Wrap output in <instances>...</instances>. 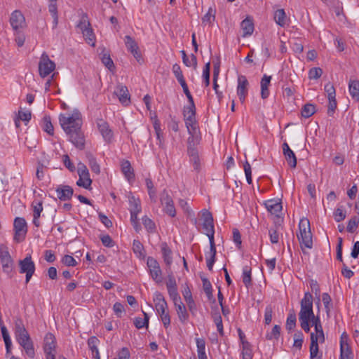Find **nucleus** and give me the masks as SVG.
<instances>
[{
	"label": "nucleus",
	"instance_id": "obj_1",
	"mask_svg": "<svg viewBox=\"0 0 359 359\" xmlns=\"http://www.w3.org/2000/svg\"><path fill=\"white\" fill-rule=\"evenodd\" d=\"M60 123L65 130L69 140L79 150L85 148V136L81 130V115L78 110H75L71 116H60Z\"/></svg>",
	"mask_w": 359,
	"mask_h": 359
},
{
	"label": "nucleus",
	"instance_id": "obj_2",
	"mask_svg": "<svg viewBox=\"0 0 359 359\" xmlns=\"http://www.w3.org/2000/svg\"><path fill=\"white\" fill-rule=\"evenodd\" d=\"M299 234L297 238L304 254H307L305 248L311 249L313 248L312 233L311 231L310 222L308 219H302L299 223Z\"/></svg>",
	"mask_w": 359,
	"mask_h": 359
},
{
	"label": "nucleus",
	"instance_id": "obj_3",
	"mask_svg": "<svg viewBox=\"0 0 359 359\" xmlns=\"http://www.w3.org/2000/svg\"><path fill=\"white\" fill-rule=\"evenodd\" d=\"M301 309L299 313V319L316 318L313 310V296L309 292L304 293V298L301 301Z\"/></svg>",
	"mask_w": 359,
	"mask_h": 359
},
{
	"label": "nucleus",
	"instance_id": "obj_4",
	"mask_svg": "<svg viewBox=\"0 0 359 359\" xmlns=\"http://www.w3.org/2000/svg\"><path fill=\"white\" fill-rule=\"evenodd\" d=\"M20 273H25V283H27L35 271V264L32 260L31 255H27L26 257L19 261Z\"/></svg>",
	"mask_w": 359,
	"mask_h": 359
},
{
	"label": "nucleus",
	"instance_id": "obj_5",
	"mask_svg": "<svg viewBox=\"0 0 359 359\" xmlns=\"http://www.w3.org/2000/svg\"><path fill=\"white\" fill-rule=\"evenodd\" d=\"M0 260L3 271L11 277L13 269V260L8 251L7 247L3 245L0 246Z\"/></svg>",
	"mask_w": 359,
	"mask_h": 359
},
{
	"label": "nucleus",
	"instance_id": "obj_6",
	"mask_svg": "<svg viewBox=\"0 0 359 359\" xmlns=\"http://www.w3.org/2000/svg\"><path fill=\"white\" fill-rule=\"evenodd\" d=\"M55 68V64L50 60L48 55L43 53L39 63V72L41 77L44 78L49 75Z\"/></svg>",
	"mask_w": 359,
	"mask_h": 359
},
{
	"label": "nucleus",
	"instance_id": "obj_7",
	"mask_svg": "<svg viewBox=\"0 0 359 359\" xmlns=\"http://www.w3.org/2000/svg\"><path fill=\"white\" fill-rule=\"evenodd\" d=\"M189 137L187 139V151L191 150H198L196 146L201 140V135L198 126L187 128Z\"/></svg>",
	"mask_w": 359,
	"mask_h": 359
},
{
	"label": "nucleus",
	"instance_id": "obj_8",
	"mask_svg": "<svg viewBox=\"0 0 359 359\" xmlns=\"http://www.w3.org/2000/svg\"><path fill=\"white\" fill-rule=\"evenodd\" d=\"M15 235L14 240L21 242L25 239L27 231V226L25 219L22 217H16L13 223Z\"/></svg>",
	"mask_w": 359,
	"mask_h": 359
},
{
	"label": "nucleus",
	"instance_id": "obj_9",
	"mask_svg": "<svg viewBox=\"0 0 359 359\" xmlns=\"http://www.w3.org/2000/svg\"><path fill=\"white\" fill-rule=\"evenodd\" d=\"M160 201L163 207L164 212L172 217H175L176 210L172 198L165 189L161 194Z\"/></svg>",
	"mask_w": 359,
	"mask_h": 359
},
{
	"label": "nucleus",
	"instance_id": "obj_10",
	"mask_svg": "<svg viewBox=\"0 0 359 359\" xmlns=\"http://www.w3.org/2000/svg\"><path fill=\"white\" fill-rule=\"evenodd\" d=\"M147 265L153 280L157 283H161L163 280L162 271L157 260L152 257H149L147 258Z\"/></svg>",
	"mask_w": 359,
	"mask_h": 359
},
{
	"label": "nucleus",
	"instance_id": "obj_11",
	"mask_svg": "<svg viewBox=\"0 0 359 359\" xmlns=\"http://www.w3.org/2000/svg\"><path fill=\"white\" fill-rule=\"evenodd\" d=\"M183 116L187 128L188 126H198L196 121V107L194 100H192V102H189V105L184 107Z\"/></svg>",
	"mask_w": 359,
	"mask_h": 359
},
{
	"label": "nucleus",
	"instance_id": "obj_12",
	"mask_svg": "<svg viewBox=\"0 0 359 359\" xmlns=\"http://www.w3.org/2000/svg\"><path fill=\"white\" fill-rule=\"evenodd\" d=\"M43 350L46 359H55V338L53 334H46L44 338Z\"/></svg>",
	"mask_w": 359,
	"mask_h": 359
},
{
	"label": "nucleus",
	"instance_id": "obj_13",
	"mask_svg": "<svg viewBox=\"0 0 359 359\" xmlns=\"http://www.w3.org/2000/svg\"><path fill=\"white\" fill-rule=\"evenodd\" d=\"M203 222V228L206 231V235L208 238L214 237V219L212 213L208 210H203L201 212Z\"/></svg>",
	"mask_w": 359,
	"mask_h": 359
},
{
	"label": "nucleus",
	"instance_id": "obj_14",
	"mask_svg": "<svg viewBox=\"0 0 359 359\" xmlns=\"http://www.w3.org/2000/svg\"><path fill=\"white\" fill-rule=\"evenodd\" d=\"M124 40L128 50L130 51L137 61L140 63L141 61H142V54L135 40L129 35L126 36Z\"/></svg>",
	"mask_w": 359,
	"mask_h": 359
},
{
	"label": "nucleus",
	"instance_id": "obj_15",
	"mask_svg": "<svg viewBox=\"0 0 359 359\" xmlns=\"http://www.w3.org/2000/svg\"><path fill=\"white\" fill-rule=\"evenodd\" d=\"M114 93L118 97L122 104L128 106L130 104V95L126 86L121 83L118 84Z\"/></svg>",
	"mask_w": 359,
	"mask_h": 359
},
{
	"label": "nucleus",
	"instance_id": "obj_16",
	"mask_svg": "<svg viewBox=\"0 0 359 359\" xmlns=\"http://www.w3.org/2000/svg\"><path fill=\"white\" fill-rule=\"evenodd\" d=\"M248 81L245 76L240 75L238 78L237 94L241 103H243L248 95Z\"/></svg>",
	"mask_w": 359,
	"mask_h": 359
},
{
	"label": "nucleus",
	"instance_id": "obj_17",
	"mask_svg": "<svg viewBox=\"0 0 359 359\" xmlns=\"http://www.w3.org/2000/svg\"><path fill=\"white\" fill-rule=\"evenodd\" d=\"M97 124L99 131L102 134L105 142L107 143L111 142L113 139V132L109 128L108 123L103 119H99L97 122Z\"/></svg>",
	"mask_w": 359,
	"mask_h": 359
},
{
	"label": "nucleus",
	"instance_id": "obj_18",
	"mask_svg": "<svg viewBox=\"0 0 359 359\" xmlns=\"http://www.w3.org/2000/svg\"><path fill=\"white\" fill-rule=\"evenodd\" d=\"M55 191L57 198L62 201L70 200L74 194L73 189L68 185H60Z\"/></svg>",
	"mask_w": 359,
	"mask_h": 359
},
{
	"label": "nucleus",
	"instance_id": "obj_19",
	"mask_svg": "<svg viewBox=\"0 0 359 359\" xmlns=\"http://www.w3.org/2000/svg\"><path fill=\"white\" fill-rule=\"evenodd\" d=\"M154 302L155 303L156 310L159 315L166 312V310L168 309V304L163 295L161 292H156L154 293Z\"/></svg>",
	"mask_w": 359,
	"mask_h": 359
},
{
	"label": "nucleus",
	"instance_id": "obj_20",
	"mask_svg": "<svg viewBox=\"0 0 359 359\" xmlns=\"http://www.w3.org/2000/svg\"><path fill=\"white\" fill-rule=\"evenodd\" d=\"M25 17L22 13L18 11H14L11 16L10 22L14 30H18L22 27L25 22Z\"/></svg>",
	"mask_w": 359,
	"mask_h": 359
},
{
	"label": "nucleus",
	"instance_id": "obj_21",
	"mask_svg": "<svg viewBox=\"0 0 359 359\" xmlns=\"http://www.w3.org/2000/svg\"><path fill=\"white\" fill-rule=\"evenodd\" d=\"M283 151L285 159L289 165L294 168L297 166V158L292 150L290 148L287 142L283 144Z\"/></svg>",
	"mask_w": 359,
	"mask_h": 359
},
{
	"label": "nucleus",
	"instance_id": "obj_22",
	"mask_svg": "<svg viewBox=\"0 0 359 359\" xmlns=\"http://www.w3.org/2000/svg\"><path fill=\"white\" fill-rule=\"evenodd\" d=\"M241 28L243 31V37H246L252 35L255 29L253 19L250 16H247L241 22Z\"/></svg>",
	"mask_w": 359,
	"mask_h": 359
},
{
	"label": "nucleus",
	"instance_id": "obj_23",
	"mask_svg": "<svg viewBox=\"0 0 359 359\" xmlns=\"http://www.w3.org/2000/svg\"><path fill=\"white\" fill-rule=\"evenodd\" d=\"M32 206L33 208V224L39 227L40 226V222L39 221V218L41 216V213L43 211V202L41 201H33Z\"/></svg>",
	"mask_w": 359,
	"mask_h": 359
},
{
	"label": "nucleus",
	"instance_id": "obj_24",
	"mask_svg": "<svg viewBox=\"0 0 359 359\" xmlns=\"http://www.w3.org/2000/svg\"><path fill=\"white\" fill-rule=\"evenodd\" d=\"M121 171L130 183L135 180V173L130 163L126 160L121 164Z\"/></svg>",
	"mask_w": 359,
	"mask_h": 359
},
{
	"label": "nucleus",
	"instance_id": "obj_25",
	"mask_svg": "<svg viewBox=\"0 0 359 359\" xmlns=\"http://www.w3.org/2000/svg\"><path fill=\"white\" fill-rule=\"evenodd\" d=\"M173 303L175 306L177 314L180 320L181 323H184L189 318V314L184 304L182 302V300Z\"/></svg>",
	"mask_w": 359,
	"mask_h": 359
},
{
	"label": "nucleus",
	"instance_id": "obj_26",
	"mask_svg": "<svg viewBox=\"0 0 359 359\" xmlns=\"http://www.w3.org/2000/svg\"><path fill=\"white\" fill-rule=\"evenodd\" d=\"M265 206L269 212L277 216L278 215V214L282 210L281 203L275 199L266 201L265 202Z\"/></svg>",
	"mask_w": 359,
	"mask_h": 359
},
{
	"label": "nucleus",
	"instance_id": "obj_27",
	"mask_svg": "<svg viewBox=\"0 0 359 359\" xmlns=\"http://www.w3.org/2000/svg\"><path fill=\"white\" fill-rule=\"evenodd\" d=\"M319 337L316 336L315 333H311V344H310V358L314 359L318 357L319 352L318 344Z\"/></svg>",
	"mask_w": 359,
	"mask_h": 359
},
{
	"label": "nucleus",
	"instance_id": "obj_28",
	"mask_svg": "<svg viewBox=\"0 0 359 359\" xmlns=\"http://www.w3.org/2000/svg\"><path fill=\"white\" fill-rule=\"evenodd\" d=\"M271 80V76L264 74L261 80V97L262 99H266L269 95V86Z\"/></svg>",
	"mask_w": 359,
	"mask_h": 359
},
{
	"label": "nucleus",
	"instance_id": "obj_29",
	"mask_svg": "<svg viewBox=\"0 0 359 359\" xmlns=\"http://www.w3.org/2000/svg\"><path fill=\"white\" fill-rule=\"evenodd\" d=\"M311 325L314 326L316 331L315 334L319 337L320 342L323 343L325 341V336L323 327L320 323V320L318 316H316V318L311 320Z\"/></svg>",
	"mask_w": 359,
	"mask_h": 359
},
{
	"label": "nucleus",
	"instance_id": "obj_30",
	"mask_svg": "<svg viewBox=\"0 0 359 359\" xmlns=\"http://www.w3.org/2000/svg\"><path fill=\"white\" fill-rule=\"evenodd\" d=\"M128 201L130 204V212L140 213L141 212V202L139 198H135L131 192L128 195Z\"/></svg>",
	"mask_w": 359,
	"mask_h": 359
},
{
	"label": "nucleus",
	"instance_id": "obj_31",
	"mask_svg": "<svg viewBox=\"0 0 359 359\" xmlns=\"http://www.w3.org/2000/svg\"><path fill=\"white\" fill-rule=\"evenodd\" d=\"M161 248L164 262L168 266H170L172 262V250L166 243H163Z\"/></svg>",
	"mask_w": 359,
	"mask_h": 359
},
{
	"label": "nucleus",
	"instance_id": "obj_32",
	"mask_svg": "<svg viewBox=\"0 0 359 359\" xmlns=\"http://www.w3.org/2000/svg\"><path fill=\"white\" fill-rule=\"evenodd\" d=\"M197 353L198 359H208L205 353V341L202 338H196Z\"/></svg>",
	"mask_w": 359,
	"mask_h": 359
},
{
	"label": "nucleus",
	"instance_id": "obj_33",
	"mask_svg": "<svg viewBox=\"0 0 359 359\" xmlns=\"http://www.w3.org/2000/svg\"><path fill=\"white\" fill-rule=\"evenodd\" d=\"M86 156L88 160V163L92 172L99 174L100 172V167L93 155L90 151H86Z\"/></svg>",
	"mask_w": 359,
	"mask_h": 359
},
{
	"label": "nucleus",
	"instance_id": "obj_34",
	"mask_svg": "<svg viewBox=\"0 0 359 359\" xmlns=\"http://www.w3.org/2000/svg\"><path fill=\"white\" fill-rule=\"evenodd\" d=\"M296 314L294 311L292 310L288 314L285 324V328L289 333L294 330V328L296 327Z\"/></svg>",
	"mask_w": 359,
	"mask_h": 359
},
{
	"label": "nucleus",
	"instance_id": "obj_35",
	"mask_svg": "<svg viewBox=\"0 0 359 359\" xmlns=\"http://www.w3.org/2000/svg\"><path fill=\"white\" fill-rule=\"evenodd\" d=\"M48 11L53 18V28H55L58 24L57 6L56 1H50L48 5Z\"/></svg>",
	"mask_w": 359,
	"mask_h": 359
},
{
	"label": "nucleus",
	"instance_id": "obj_36",
	"mask_svg": "<svg viewBox=\"0 0 359 359\" xmlns=\"http://www.w3.org/2000/svg\"><path fill=\"white\" fill-rule=\"evenodd\" d=\"M133 250L136 255L140 258L144 259L145 257V250L143 245L138 240H134L133 243Z\"/></svg>",
	"mask_w": 359,
	"mask_h": 359
},
{
	"label": "nucleus",
	"instance_id": "obj_37",
	"mask_svg": "<svg viewBox=\"0 0 359 359\" xmlns=\"http://www.w3.org/2000/svg\"><path fill=\"white\" fill-rule=\"evenodd\" d=\"M142 313L144 315L143 319L140 317H137L134 319V325L137 329H141L144 327L147 328L149 326V316L146 312L142 311Z\"/></svg>",
	"mask_w": 359,
	"mask_h": 359
},
{
	"label": "nucleus",
	"instance_id": "obj_38",
	"mask_svg": "<svg viewBox=\"0 0 359 359\" xmlns=\"http://www.w3.org/2000/svg\"><path fill=\"white\" fill-rule=\"evenodd\" d=\"M187 154L189 156L190 162L193 163L194 169L198 170L200 169V158L198 150L188 151Z\"/></svg>",
	"mask_w": 359,
	"mask_h": 359
},
{
	"label": "nucleus",
	"instance_id": "obj_39",
	"mask_svg": "<svg viewBox=\"0 0 359 359\" xmlns=\"http://www.w3.org/2000/svg\"><path fill=\"white\" fill-rule=\"evenodd\" d=\"M42 128L45 132L48 135H53L54 133L53 126L51 123V118L50 116L46 115L42 120Z\"/></svg>",
	"mask_w": 359,
	"mask_h": 359
},
{
	"label": "nucleus",
	"instance_id": "obj_40",
	"mask_svg": "<svg viewBox=\"0 0 359 359\" xmlns=\"http://www.w3.org/2000/svg\"><path fill=\"white\" fill-rule=\"evenodd\" d=\"M348 87L352 97L359 100V81L356 80L350 81Z\"/></svg>",
	"mask_w": 359,
	"mask_h": 359
},
{
	"label": "nucleus",
	"instance_id": "obj_41",
	"mask_svg": "<svg viewBox=\"0 0 359 359\" xmlns=\"http://www.w3.org/2000/svg\"><path fill=\"white\" fill-rule=\"evenodd\" d=\"M353 355L348 344L340 346V358L339 359H353Z\"/></svg>",
	"mask_w": 359,
	"mask_h": 359
},
{
	"label": "nucleus",
	"instance_id": "obj_42",
	"mask_svg": "<svg viewBox=\"0 0 359 359\" xmlns=\"http://www.w3.org/2000/svg\"><path fill=\"white\" fill-rule=\"evenodd\" d=\"M286 15L283 9H278L275 12L274 20L276 22L280 27H284L286 24Z\"/></svg>",
	"mask_w": 359,
	"mask_h": 359
},
{
	"label": "nucleus",
	"instance_id": "obj_43",
	"mask_svg": "<svg viewBox=\"0 0 359 359\" xmlns=\"http://www.w3.org/2000/svg\"><path fill=\"white\" fill-rule=\"evenodd\" d=\"M316 112V106L307 103L304 104L302 109L301 114L304 118L311 117Z\"/></svg>",
	"mask_w": 359,
	"mask_h": 359
},
{
	"label": "nucleus",
	"instance_id": "obj_44",
	"mask_svg": "<svg viewBox=\"0 0 359 359\" xmlns=\"http://www.w3.org/2000/svg\"><path fill=\"white\" fill-rule=\"evenodd\" d=\"M243 282L246 287L252 285L251 268L245 266L243 269Z\"/></svg>",
	"mask_w": 359,
	"mask_h": 359
},
{
	"label": "nucleus",
	"instance_id": "obj_45",
	"mask_svg": "<svg viewBox=\"0 0 359 359\" xmlns=\"http://www.w3.org/2000/svg\"><path fill=\"white\" fill-rule=\"evenodd\" d=\"M242 357L243 359H252V351L251 344L248 341H245L242 344Z\"/></svg>",
	"mask_w": 359,
	"mask_h": 359
},
{
	"label": "nucleus",
	"instance_id": "obj_46",
	"mask_svg": "<svg viewBox=\"0 0 359 359\" xmlns=\"http://www.w3.org/2000/svg\"><path fill=\"white\" fill-rule=\"evenodd\" d=\"M1 331L4 341L5 342L6 352L9 353L11 351V345H12L11 340V338L9 336V333H8V330L6 327V326H1Z\"/></svg>",
	"mask_w": 359,
	"mask_h": 359
},
{
	"label": "nucleus",
	"instance_id": "obj_47",
	"mask_svg": "<svg viewBox=\"0 0 359 359\" xmlns=\"http://www.w3.org/2000/svg\"><path fill=\"white\" fill-rule=\"evenodd\" d=\"M102 62L110 71L115 69V65L109 53H103L100 57Z\"/></svg>",
	"mask_w": 359,
	"mask_h": 359
},
{
	"label": "nucleus",
	"instance_id": "obj_48",
	"mask_svg": "<svg viewBox=\"0 0 359 359\" xmlns=\"http://www.w3.org/2000/svg\"><path fill=\"white\" fill-rule=\"evenodd\" d=\"M145 184L147 186V188L148 189V194L150 197V198L154 201L156 202V190L155 189L154 187V184L152 180L150 178H147L145 180Z\"/></svg>",
	"mask_w": 359,
	"mask_h": 359
},
{
	"label": "nucleus",
	"instance_id": "obj_49",
	"mask_svg": "<svg viewBox=\"0 0 359 359\" xmlns=\"http://www.w3.org/2000/svg\"><path fill=\"white\" fill-rule=\"evenodd\" d=\"M82 33L87 43L92 46H95V37L93 34L92 28H88L86 30L83 31Z\"/></svg>",
	"mask_w": 359,
	"mask_h": 359
},
{
	"label": "nucleus",
	"instance_id": "obj_50",
	"mask_svg": "<svg viewBox=\"0 0 359 359\" xmlns=\"http://www.w3.org/2000/svg\"><path fill=\"white\" fill-rule=\"evenodd\" d=\"M359 224V217L357 216L352 217L347 224L346 230L349 233H354Z\"/></svg>",
	"mask_w": 359,
	"mask_h": 359
},
{
	"label": "nucleus",
	"instance_id": "obj_51",
	"mask_svg": "<svg viewBox=\"0 0 359 359\" xmlns=\"http://www.w3.org/2000/svg\"><path fill=\"white\" fill-rule=\"evenodd\" d=\"M154 130H155V132H156V138H157V140L159 142H158L159 147H163V142H164V138H163V132H162V130L161 129L160 123H158V121H156L154 123Z\"/></svg>",
	"mask_w": 359,
	"mask_h": 359
},
{
	"label": "nucleus",
	"instance_id": "obj_52",
	"mask_svg": "<svg viewBox=\"0 0 359 359\" xmlns=\"http://www.w3.org/2000/svg\"><path fill=\"white\" fill-rule=\"evenodd\" d=\"M215 10L210 7L208 13L202 18L203 23L211 24L215 19Z\"/></svg>",
	"mask_w": 359,
	"mask_h": 359
},
{
	"label": "nucleus",
	"instance_id": "obj_53",
	"mask_svg": "<svg viewBox=\"0 0 359 359\" xmlns=\"http://www.w3.org/2000/svg\"><path fill=\"white\" fill-rule=\"evenodd\" d=\"M212 317H213V319H214V322L216 324L218 332L219 333V334L221 336H223L224 335V329H223V324H222V316L218 313H215L212 316Z\"/></svg>",
	"mask_w": 359,
	"mask_h": 359
},
{
	"label": "nucleus",
	"instance_id": "obj_54",
	"mask_svg": "<svg viewBox=\"0 0 359 359\" xmlns=\"http://www.w3.org/2000/svg\"><path fill=\"white\" fill-rule=\"evenodd\" d=\"M210 62H208L203 70V79L205 83V86H209L210 85Z\"/></svg>",
	"mask_w": 359,
	"mask_h": 359
},
{
	"label": "nucleus",
	"instance_id": "obj_55",
	"mask_svg": "<svg viewBox=\"0 0 359 359\" xmlns=\"http://www.w3.org/2000/svg\"><path fill=\"white\" fill-rule=\"evenodd\" d=\"M21 346L23 347V348L25 349V351L26 352V354L29 357H30L32 358L34 357L35 352H34V348L33 342H32V339H30V341H28L26 343H24V344H22Z\"/></svg>",
	"mask_w": 359,
	"mask_h": 359
},
{
	"label": "nucleus",
	"instance_id": "obj_56",
	"mask_svg": "<svg viewBox=\"0 0 359 359\" xmlns=\"http://www.w3.org/2000/svg\"><path fill=\"white\" fill-rule=\"evenodd\" d=\"M280 327L278 325H275L270 333H268L266 336L267 339H272L273 338L278 339L280 334Z\"/></svg>",
	"mask_w": 359,
	"mask_h": 359
},
{
	"label": "nucleus",
	"instance_id": "obj_57",
	"mask_svg": "<svg viewBox=\"0 0 359 359\" xmlns=\"http://www.w3.org/2000/svg\"><path fill=\"white\" fill-rule=\"evenodd\" d=\"M323 74V69L320 67H313L309 72V78L310 79H318Z\"/></svg>",
	"mask_w": 359,
	"mask_h": 359
},
{
	"label": "nucleus",
	"instance_id": "obj_58",
	"mask_svg": "<svg viewBox=\"0 0 359 359\" xmlns=\"http://www.w3.org/2000/svg\"><path fill=\"white\" fill-rule=\"evenodd\" d=\"M142 223H143L144 227L147 229V231H149L150 232L154 231V230L156 229V225H155L154 222L150 218H149L147 216H144L142 218Z\"/></svg>",
	"mask_w": 359,
	"mask_h": 359
},
{
	"label": "nucleus",
	"instance_id": "obj_59",
	"mask_svg": "<svg viewBox=\"0 0 359 359\" xmlns=\"http://www.w3.org/2000/svg\"><path fill=\"white\" fill-rule=\"evenodd\" d=\"M90 26V24L88 20V16L86 14H83L77 25V27L83 32L86 30V29L89 28Z\"/></svg>",
	"mask_w": 359,
	"mask_h": 359
},
{
	"label": "nucleus",
	"instance_id": "obj_60",
	"mask_svg": "<svg viewBox=\"0 0 359 359\" xmlns=\"http://www.w3.org/2000/svg\"><path fill=\"white\" fill-rule=\"evenodd\" d=\"M98 342L99 339L96 337H90L88 339V345L89 348L91 350L93 354H94L95 352L98 351V348L97 347Z\"/></svg>",
	"mask_w": 359,
	"mask_h": 359
},
{
	"label": "nucleus",
	"instance_id": "obj_61",
	"mask_svg": "<svg viewBox=\"0 0 359 359\" xmlns=\"http://www.w3.org/2000/svg\"><path fill=\"white\" fill-rule=\"evenodd\" d=\"M15 334L19 335L22 333L27 332L25 329L22 319L18 318L15 322Z\"/></svg>",
	"mask_w": 359,
	"mask_h": 359
},
{
	"label": "nucleus",
	"instance_id": "obj_62",
	"mask_svg": "<svg viewBox=\"0 0 359 359\" xmlns=\"http://www.w3.org/2000/svg\"><path fill=\"white\" fill-rule=\"evenodd\" d=\"M168 292L170 295V297L172 300L173 302H180L181 300V298L179 295V293L177 292V286L173 287H169L167 288Z\"/></svg>",
	"mask_w": 359,
	"mask_h": 359
},
{
	"label": "nucleus",
	"instance_id": "obj_63",
	"mask_svg": "<svg viewBox=\"0 0 359 359\" xmlns=\"http://www.w3.org/2000/svg\"><path fill=\"white\" fill-rule=\"evenodd\" d=\"M172 72L178 82L184 80L181 67L178 64L175 63L172 65Z\"/></svg>",
	"mask_w": 359,
	"mask_h": 359
},
{
	"label": "nucleus",
	"instance_id": "obj_64",
	"mask_svg": "<svg viewBox=\"0 0 359 359\" xmlns=\"http://www.w3.org/2000/svg\"><path fill=\"white\" fill-rule=\"evenodd\" d=\"M62 262L67 266H75L77 265V262L71 256L66 255L62 257Z\"/></svg>",
	"mask_w": 359,
	"mask_h": 359
}]
</instances>
